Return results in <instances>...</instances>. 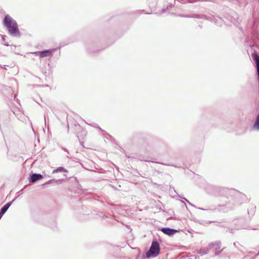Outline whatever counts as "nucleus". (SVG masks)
Masks as SVG:
<instances>
[{"instance_id": "7", "label": "nucleus", "mask_w": 259, "mask_h": 259, "mask_svg": "<svg viewBox=\"0 0 259 259\" xmlns=\"http://www.w3.org/2000/svg\"><path fill=\"white\" fill-rule=\"evenodd\" d=\"M67 171V170L66 169H65L64 167H60L58 168L57 169L54 170L53 172V173H56V172H66Z\"/></svg>"}, {"instance_id": "5", "label": "nucleus", "mask_w": 259, "mask_h": 259, "mask_svg": "<svg viewBox=\"0 0 259 259\" xmlns=\"http://www.w3.org/2000/svg\"><path fill=\"white\" fill-rule=\"evenodd\" d=\"M42 176L40 174H33L31 178V182H35L36 181L42 179Z\"/></svg>"}, {"instance_id": "4", "label": "nucleus", "mask_w": 259, "mask_h": 259, "mask_svg": "<svg viewBox=\"0 0 259 259\" xmlns=\"http://www.w3.org/2000/svg\"><path fill=\"white\" fill-rule=\"evenodd\" d=\"M161 231L165 234L168 235H171L177 232V231L174 229H171L168 228H163L161 229Z\"/></svg>"}, {"instance_id": "3", "label": "nucleus", "mask_w": 259, "mask_h": 259, "mask_svg": "<svg viewBox=\"0 0 259 259\" xmlns=\"http://www.w3.org/2000/svg\"><path fill=\"white\" fill-rule=\"evenodd\" d=\"M53 50H48L44 51H39L36 52V54L38 55L40 58L46 57L52 55Z\"/></svg>"}, {"instance_id": "6", "label": "nucleus", "mask_w": 259, "mask_h": 259, "mask_svg": "<svg viewBox=\"0 0 259 259\" xmlns=\"http://www.w3.org/2000/svg\"><path fill=\"white\" fill-rule=\"evenodd\" d=\"M11 205L10 203H6L1 209L0 213L2 214L3 215L7 211L8 209L9 208V207Z\"/></svg>"}, {"instance_id": "8", "label": "nucleus", "mask_w": 259, "mask_h": 259, "mask_svg": "<svg viewBox=\"0 0 259 259\" xmlns=\"http://www.w3.org/2000/svg\"><path fill=\"white\" fill-rule=\"evenodd\" d=\"M253 127L254 128L259 130V114L257 115V116L256 117L255 122L253 125Z\"/></svg>"}, {"instance_id": "1", "label": "nucleus", "mask_w": 259, "mask_h": 259, "mask_svg": "<svg viewBox=\"0 0 259 259\" xmlns=\"http://www.w3.org/2000/svg\"><path fill=\"white\" fill-rule=\"evenodd\" d=\"M3 23L11 35L15 36H20V31L17 23L10 15L5 16Z\"/></svg>"}, {"instance_id": "2", "label": "nucleus", "mask_w": 259, "mask_h": 259, "mask_svg": "<svg viewBox=\"0 0 259 259\" xmlns=\"http://www.w3.org/2000/svg\"><path fill=\"white\" fill-rule=\"evenodd\" d=\"M160 247L159 244L157 241H153L149 250L147 252L146 256L147 257L150 256L155 257L159 253Z\"/></svg>"}]
</instances>
